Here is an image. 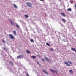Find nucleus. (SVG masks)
Instances as JSON below:
<instances>
[{"label":"nucleus","instance_id":"f257e3e1","mask_svg":"<svg viewBox=\"0 0 76 76\" xmlns=\"http://www.w3.org/2000/svg\"><path fill=\"white\" fill-rule=\"evenodd\" d=\"M26 4L28 6H29V7H32V5L31 3L30 2H27Z\"/></svg>","mask_w":76,"mask_h":76},{"label":"nucleus","instance_id":"f03ea898","mask_svg":"<svg viewBox=\"0 0 76 76\" xmlns=\"http://www.w3.org/2000/svg\"><path fill=\"white\" fill-rule=\"evenodd\" d=\"M9 35L11 39H14V36H13V35H12V34H9Z\"/></svg>","mask_w":76,"mask_h":76},{"label":"nucleus","instance_id":"7ed1b4c3","mask_svg":"<svg viewBox=\"0 0 76 76\" xmlns=\"http://www.w3.org/2000/svg\"><path fill=\"white\" fill-rule=\"evenodd\" d=\"M50 70L52 73H57V70H53L51 69H50Z\"/></svg>","mask_w":76,"mask_h":76},{"label":"nucleus","instance_id":"20e7f679","mask_svg":"<svg viewBox=\"0 0 76 76\" xmlns=\"http://www.w3.org/2000/svg\"><path fill=\"white\" fill-rule=\"evenodd\" d=\"M64 64L66 65L67 66H68L69 67L71 66L70 64H68V63L66 62H65Z\"/></svg>","mask_w":76,"mask_h":76},{"label":"nucleus","instance_id":"39448f33","mask_svg":"<svg viewBox=\"0 0 76 76\" xmlns=\"http://www.w3.org/2000/svg\"><path fill=\"white\" fill-rule=\"evenodd\" d=\"M44 58L45 60H46L48 61H50V60H49V59L48 58H47L45 56L44 57Z\"/></svg>","mask_w":76,"mask_h":76},{"label":"nucleus","instance_id":"423d86ee","mask_svg":"<svg viewBox=\"0 0 76 76\" xmlns=\"http://www.w3.org/2000/svg\"><path fill=\"white\" fill-rule=\"evenodd\" d=\"M22 55H20L19 56H18L17 57V59L19 58H22Z\"/></svg>","mask_w":76,"mask_h":76},{"label":"nucleus","instance_id":"0eeeda50","mask_svg":"<svg viewBox=\"0 0 76 76\" xmlns=\"http://www.w3.org/2000/svg\"><path fill=\"white\" fill-rule=\"evenodd\" d=\"M61 15H62L63 16H64V17H65L66 16V15L64 14V13H60Z\"/></svg>","mask_w":76,"mask_h":76},{"label":"nucleus","instance_id":"6e6552de","mask_svg":"<svg viewBox=\"0 0 76 76\" xmlns=\"http://www.w3.org/2000/svg\"><path fill=\"white\" fill-rule=\"evenodd\" d=\"M69 72L71 74H73V71L72 70H69Z\"/></svg>","mask_w":76,"mask_h":76},{"label":"nucleus","instance_id":"1a4fd4ad","mask_svg":"<svg viewBox=\"0 0 76 76\" xmlns=\"http://www.w3.org/2000/svg\"><path fill=\"white\" fill-rule=\"evenodd\" d=\"M31 58H34V59H35L36 58V56H31Z\"/></svg>","mask_w":76,"mask_h":76},{"label":"nucleus","instance_id":"9d476101","mask_svg":"<svg viewBox=\"0 0 76 76\" xmlns=\"http://www.w3.org/2000/svg\"><path fill=\"white\" fill-rule=\"evenodd\" d=\"M9 21L10 22H11V24H14V23L13 22V21H12V20L11 19H10Z\"/></svg>","mask_w":76,"mask_h":76},{"label":"nucleus","instance_id":"9b49d317","mask_svg":"<svg viewBox=\"0 0 76 76\" xmlns=\"http://www.w3.org/2000/svg\"><path fill=\"white\" fill-rule=\"evenodd\" d=\"M43 72L45 73V74H46V75H48V73H47V72H46V71L44 70V69H43Z\"/></svg>","mask_w":76,"mask_h":76},{"label":"nucleus","instance_id":"f8f14e48","mask_svg":"<svg viewBox=\"0 0 76 76\" xmlns=\"http://www.w3.org/2000/svg\"><path fill=\"white\" fill-rule=\"evenodd\" d=\"M71 50H72V51H75V48H72L71 49Z\"/></svg>","mask_w":76,"mask_h":76},{"label":"nucleus","instance_id":"ddd939ff","mask_svg":"<svg viewBox=\"0 0 76 76\" xmlns=\"http://www.w3.org/2000/svg\"><path fill=\"white\" fill-rule=\"evenodd\" d=\"M67 10L68 11H72V9L71 8H68L67 9Z\"/></svg>","mask_w":76,"mask_h":76},{"label":"nucleus","instance_id":"4468645a","mask_svg":"<svg viewBox=\"0 0 76 76\" xmlns=\"http://www.w3.org/2000/svg\"><path fill=\"white\" fill-rule=\"evenodd\" d=\"M68 61L69 64H72V63L71 62V61L69 60H68Z\"/></svg>","mask_w":76,"mask_h":76},{"label":"nucleus","instance_id":"2eb2a0df","mask_svg":"<svg viewBox=\"0 0 76 76\" xmlns=\"http://www.w3.org/2000/svg\"><path fill=\"white\" fill-rule=\"evenodd\" d=\"M24 16L25 18H29V16H28V15H24Z\"/></svg>","mask_w":76,"mask_h":76},{"label":"nucleus","instance_id":"dca6fc26","mask_svg":"<svg viewBox=\"0 0 76 76\" xmlns=\"http://www.w3.org/2000/svg\"><path fill=\"white\" fill-rule=\"evenodd\" d=\"M13 32L14 35H16V31H14Z\"/></svg>","mask_w":76,"mask_h":76},{"label":"nucleus","instance_id":"f3484780","mask_svg":"<svg viewBox=\"0 0 76 76\" xmlns=\"http://www.w3.org/2000/svg\"><path fill=\"white\" fill-rule=\"evenodd\" d=\"M26 52L27 53H28V54H30L31 53L30 51H28V50H26Z\"/></svg>","mask_w":76,"mask_h":76},{"label":"nucleus","instance_id":"a211bd4d","mask_svg":"<svg viewBox=\"0 0 76 76\" xmlns=\"http://www.w3.org/2000/svg\"><path fill=\"white\" fill-rule=\"evenodd\" d=\"M13 5H14V7H15V8H17V6H16V5L14 4Z\"/></svg>","mask_w":76,"mask_h":76},{"label":"nucleus","instance_id":"6ab92c4d","mask_svg":"<svg viewBox=\"0 0 76 76\" xmlns=\"http://www.w3.org/2000/svg\"><path fill=\"white\" fill-rule=\"evenodd\" d=\"M31 42H34V40L32 39H31Z\"/></svg>","mask_w":76,"mask_h":76},{"label":"nucleus","instance_id":"aec40b11","mask_svg":"<svg viewBox=\"0 0 76 76\" xmlns=\"http://www.w3.org/2000/svg\"><path fill=\"white\" fill-rule=\"evenodd\" d=\"M46 45H48V46H50V44H49V43H46Z\"/></svg>","mask_w":76,"mask_h":76},{"label":"nucleus","instance_id":"412c9836","mask_svg":"<svg viewBox=\"0 0 76 76\" xmlns=\"http://www.w3.org/2000/svg\"><path fill=\"white\" fill-rule=\"evenodd\" d=\"M10 63L11 64V65H13V63H12L11 61H10Z\"/></svg>","mask_w":76,"mask_h":76},{"label":"nucleus","instance_id":"4be33fe9","mask_svg":"<svg viewBox=\"0 0 76 76\" xmlns=\"http://www.w3.org/2000/svg\"><path fill=\"white\" fill-rule=\"evenodd\" d=\"M62 20L63 22H66V20H64V19H62Z\"/></svg>","mask_w":76,"mask_h":76},{"label":"nucleus","instance_id":"5701e85b","mask_svg":"<svg viewBox=\"0 0 76 76\" xmlns=\"http://www.w3.org/2000/svg\"><path fill=\"white\" fill-rule=\"evenodd\" d=\"M50 51H53V49L51 48L50 49Z\"/></svg>","mask_w":76,"mask_h":76},{"label":"nucleus","instance_id":"b1692460","mask_svg":"<svg viewBox=\"0 0 76 76\" xmlns=\"http://www.w3.org/2000/svg\"><path fill=\"white\" fill-rule=\"evenodd\" d=\"M16 27H17V28H19V26L18 25H17L16 26Z\"/></svg>","mask_w":76,"mask_h":76},{"label":"nucleus","instance_id":"393cba45","mask_svg":"<svg viewBox=\"0 0 76 76\" xmlns=\"http://www.w3.org/2000/svg\"><path fill=\"white\" fill-rule=\"evenodd\" d=\"M42 61H43L45 62V60H44V59H42Z\"/></svg>","mask_w":76,"mask_h":76},{"label":"nucleus","instance_id":"a878e982","mask_svg":"<svg viewBox=\"0 0 76 76\" xmlns=\"http://www.w3.org/2000/svg\"><path fill=\"white\" fill-rule=\"evenodd\" d=\"M26 76H29V74H26Z\"/></svg>","mask_w":76,"mask_h":76},{"label":"nucleus","instance_id":"bb28decb","mask_svg":"<svg viewBox=\"0 0 76 76\" xmlns=\"http://www.w3.org/2000/svg\"><path fill=\"white\" fill-rule=\"evenodd\" d=\"M37 63L38 64V65H39V66L40 65L39 64V62H37Z\"/></svg>","mask_w":76,"mask_h":76},{"label":"nucleus","instance_id":"cd10ccee","mask_svg":"<svg viewBox=\"0 0 76 76\" xmlns=\"http://www.w3.org/2000/svg\"><path fill=\"white\" fill-rule=\"evenodd\" d=\"M3 42L4 43H5V41H4V40H3Z\"/></svg>","mask_w":76,"mask_h":76},{"label":"nucleus","instance_id":"c85d7f7f","mask_svg":"<svg viewBox=\"0 0 76 76\" xmlns=\"http://www.w3.org/2000/svg\"><path fill=\"white\" fill-rule=\"evenodd\" d=\"M3 49H4L5 50H6V48H3Z\"/></svg>","mask_w":76,"mask_h":76},{"label":"nucleus","instance_id":"c756f323","mask_svg":"<svg viewBox=\"0 0 76 76\" xmlns=\"http://www.w3.org/2000/svg\"><path fill=\"white\" fill-rule=\"evenodd\" d=\"M40 1H44V0H40Z\"/></svg>","mask_w":76,"mask_h":76},{"label":"nucleus","instance_id":"7c9ffc66","mask_svg":"<svg viewBox=\"0 0 76 76\" xmlns=\"http://www.w3.org/2000/svg\"><path fill=\"white\" fill-rule=\"evenodd\" d=\"M74 51L75 52V53H76V50H75V51Z\"/></svg>","mask_w":76,"mask_h":76}]
</instances>
